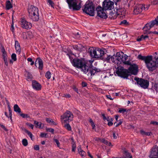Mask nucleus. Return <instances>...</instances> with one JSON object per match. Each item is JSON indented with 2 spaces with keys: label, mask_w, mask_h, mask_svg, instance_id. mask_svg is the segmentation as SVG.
<instances>
[{
  "label": "nucleus",
  "mask_w": 158,
  "mask_h": 158,
  "mask_svg": "<svg viewBox=\"0 0 158 158\" xmlns=\"http://www.w3.org/2000/svg\"><path fill=\"white\" fill-rule=\"evenodd\" d=\"M92 62V61L86 60L84 58H75L73 59L72 64L74 67L80 69L82 71L86 73L88 72Z\"/></svg>",
  "instance_id": "1"
},
{
  "label": "nucleus",
  "mask_w": 158,
  "mask_h": 158,
  "mask_svg": "<svg viewBox=\"0 0 158 158\" xmlns=\"http://www.w3.org/2000/svg\"><path fill=\"white\" fill-rule=\"evenodd\" d=\"M152 56H142L141 54L138 55L137 58L139 60H143L146 66L150 71H152L157 68V64L154 60H152Z\"/></svg>",
  "instance_id": "2"
},
{
  "label": "nucleus",
  "mask_w": 158,
  "mask_h": 158,
  "mask_svg": "<svg viewBox=\"0 0 158 158\" xmlns=\"http://www.w3.org/2000/svg\"><path fill=\"white\" fill-rule=\"evenodd\" d=\"M28 17L33 21H37L39 19V9L36 7L31 5L28 8Z\"/></svg>",
  "instance_id": "3"
},
{
  "label": "nucleus",
  "mask_w": 158,
  "mask_h": 158,
  "mask_svg": "<svg viewBox=\"0 0 158 158\" xmlns=\"http://www.w3.org/2000/svg\"><path fill=\"white\" fill-rule=\"evenodd\" d=\"M83 10L84 12L90 16H94L95 7L92 2L89 1L86 2Z\"/></svg>",
  "instance_id": "4"
},
{
  "label": "nucleus",
  "mask_w": 158,
  "mask_h": 158,
  "mask_svg": "<svg viewBox=\"0 0 158 158\" xmlns=\"http://www.w3.org/2000/svg\"><path fill=\"white\" fill-rule=\"evenodd\" d=\"M89 52L92 57L95 58H101L106 54L103 50L100 48L94 49L93 48L91 49L89 48Z\"/></svg>",
  "instance_id": "5"
},
{
  "label": "nucleus",
  "mask_w": 158,
  "mask_h": 158,
  "mask_svg": "<svg viewBox=\"0 0 158 158\" xmlns=\"http://www.w3.org/2000/svg\"><path fill=\"white\" fill-rule=\"evenodd\" d=\"M116 73L118 76L127 79L129 76L128 70L121 66L117 67Z\"/></svg>",
  "instance_id": "6"
},
{
  "label": "nucleus",
  "mask_w": 158,
  "mask_h": 158,
  "mask_svg": "<svg viewBox=\"0 0 158 158\" xmlns=\"http://www.w3.org/2000/svg\"><path fill=\"white\" fill-rule=\"evenodd\" d=\"M155 25L158 26V23L155 19L145 25L144 27L143 28V33L144 34L147 33L148 31L150 30Z\"/></svg>",
  "instance_id": "7"
},
{
  "label": "nucleus",
  "mask_w": 158,
  "mask_h": 158,
  "mask_svg": "<svg viewBox=\"0 0 158 158\" xmlns=\"http://www.w3.org/2000/svg\"><path fill=\"white\" fill-rule=\"evenodd\" d=\"M134 80L136 81L138 85H139L141 87L144 89L147 88L149 86V82L147 80L135 77Z\"/></svg>",
  "instance_id": "8"
},
{
  "label": "nucleus",
  "mask_w": 158,
  "mask_h": 158,
  "mask_svg": "<svg viewBox=\"0 0 158 158\" xmlns=\"http://www.w3.org/2000/svg\"><path fill=\"white\" fill-rule=\"evenodd\" d=\"M73 117V115L72 113L69 110L66 111L63 115L61 116V118L64 120V122L65 123L69 122L72 120Z\"/></svg>",
  "instance_id": "9"
},
{
  "label": "nucleus",
  "mask_w": 158,
  "mask_h": 158,
  "mask_svg": "<svg viewBox=\"0 0 158 158\" xmlns=\"http://www.w3.org/2000/svg\"><path fill=\"white\" fill-rule=\"evenodd\" d=\"M113 2L110 0H105L103 2L102 4V7L103 10H110L114 7Z\"/></svg>",
  "instance_id": "10"
},
{
  "label": "nucleus",
  "mask_w": 158,
  "mask_h": 158,
  "mask_svg": "<svg viewBox=\"0 0 158 158\" xmlns=\"http://www.w3.org/2000/svg\"><path fill=\"white\" fill-rule=\"evenodd\" d=\"M97 15L99 17L104 19H106L107 16L106 13L104 12V10L101 6H98L96 8Z\"/></svg>",
  "instance_id": "11"
},
{
  "label": "nucleus",
  "mask_w": 158,
  "mask_h": 158,
  "mask_svg": "<svg viewBox=\"0 0 158 158\" xmlns=\"http://www.w3.org/2000/svg\"><path fill=\"white\" fill-rule=\"evenodd\" d=\"M21 22V27L23 28L28 30L30 29L32 27L31 23L27 21L24 19H22Z\"/></svg>",
  "instance_id": "12"
},
{
  "label": "nucleus",
  "mask_w": 158,
  "mask_h": 158,
  "mask_svg": "<svg viewBox=\"0 0 158 158\" xmlns=\"http://www.w3.org/2000/svg\"><path fill=\"white\" fill-rule=\"evenodd\" d=\"M143 6L141 4H137L134 7L133 14L135 15H138L142 11Z\"/></svg>",
  "instance_id": "13"
},
{
  "label": "nucleus",
  "mask_w": 158,
  "mask_h": 158,
  "mask_svg": "<svg viewBox=\"0 0 158 158\" xmlns=\"http://www.w3.org/2000/svg\"><path fill=\"white\" fill-rule=\"evenodd\" d=\"M138 67L135 64H131L128 69L130 73L134 75L137 74L138 72Z\"/></svg>",
  "instance_id": "14"
},
{
  "label": "nucleus",
  "mask_w": 158,
  "mask_h": 158,
  "mask_svg": "<svg viewBox=\"0 0 158 158\" xmlns=\"http://www.w3.org/2000/svg\"><path fill=\"white\" fill-rule=\"evenodd\" d=\"M32 85L33 88L36 90H39L41 89V85L35 80L32 81Z\"/></svg>",
  "instance_id": "15"
},
{
  "label": "nucleus",
  "mask_w": 158,
  "mask_h": 158,
  "mask_svg": "<svg viewBox=\"0 0 158 158\" xmlns=\"http://www.w3.org/2000/svg\"><path fill=\"white\" fill-rule=\"evenodd\" d=\"M66 2L70 8H72L73 10H76L79 9L78 8L79 7L78 6V7H76V6H75V3L74 2H73L72 1H71V0H66Z\"/></svg>",
  "instance_id": "16"
},
{
  "label": "nucleus",
  "mask_w": 158,
  "mask_h": 158,
  "mask_svg": "<svg viewBox=\"0 0 158 158\" xmlns=\"http://www.w3.org/2000/svg\"><path fill=\"white\" fill-rule=\"evenodd\" d=\"M120 10H117V13L110 12L108 15L109 18L111 19H115L117 18V15L120 14L119 13Z\"/></svg>",
  "instance_id": "17"
},
{
  "label": "nucleus",
  "mask_w": 158,
  "mask_h": 158,
  "mask_svg": "<svg viewBox=\"0 0 158 158\" xmlns=\"http://www.w3.org/2000/svg\"><path fill=\"white\" fill-rule=\"evenodd\" d=\"M37 63L39 64V69L41 70H42L43 67V63L42 60L41 59L40 57H38L36 59L35 63V65L36 66Z\"/></svg>",
  "instance_id": "18"
},
{
  "label": "nucleus",
  "mask_w": 158,
  "mask_h": 158,
  "mask_svg": "<svg viewBox=\"0 0 158 158\" xmlns=\"http://www.w3.org/2000/svg\"><path fill=\"white\" fill-rule=\"evenodd\" d=\"M156 150V148L152 149L150 155L151 158H158V149L157 152Z\"/></svg>",
  "instance_id": "19"
},
{
  "label": "nucleus",
  "mask_w": 158,
  "mask_h": 158,
  "mask_svg": "<svg viewBox=\"0 0 158 158\" xmlns=\"http://www.w3.org/2000/svg\"><path fill=\"white\" fill-rule=\"evenodd\" d=\"M71 1H72L73 2H74L75 3V6L76 7H79V9L76 10H79L81 7V0H71Z\"/></svg>",
  "instance_id": "20"
},
{
  "label": "nucleus",
  "mask_w": 158,
  "mask_h": 158,
  "mask_svg": "<svg viewBox=\"0 0 158 158\" xmlns=\"http://www.w3.org/2000/svg\"><path fill=\"white\" fill-rule=\"evenodd\" d=\"M15 46L16 51L20 52L21 51V48L20 44L18 41H15Z\"/></svg>",
  "instance_id": "21"
},
{
  "label": "nucleus",
  "mask_w": 158,
  "mask_h": 158,
  "mask_svg": "<svg viewBox=\"0 0 158 158\" xmlns=\"http://www.w3.org/2000/svg\"><path fill=\"white\" fill-rule=\"evenodd\" d=\"M123 57H121V56L117 58H115L116 61H117V64L118 65L122 63L123 62L124 60L123 59Z\"/></svg>",
  "instance_id": "22"
},
{
  "label": "nucleus",
  "mask_w": 158,
  "mask_h": 158,
  "mask_svg": "<svg viewBox=\"0 0 158 158\" xmlns=\"http://www.w3.org/2000/svg\"><path fill=\"white\" fill-rule=\"evenodd\" d=\"M34 124L36 125V127H38L39 128H42L44 127V124L41 122H39L36 121H34Z\"/></svg>",
  "instance_id": "23"
},
{
  "label": "nucleus",
  "mask_w": 158,
  "mask_h": 158,
  "mask_svg": "<svg viewBox=\"0 0 158 158\" xmlns=\"http://www.w3.org/2000/svg\"><path fill=\"white\" fill-rule=\"evenodd\" d=\"M12 7V5L11 4L10 1L8 0L6 3V8L7 10H9Z\"/></svg>",
  "instance_id": "24"
},
{
  "label": "nucleus",
  "mask_w": 158,
  "mask_h": 158,
  "mask_svg": "<svg viewBox=\"0 0 158 158\" xmlns=\"http://www.w3.org/2000/svg\"><path fill=\"white\" fill-rule=\"evenodd\" d=\"M14 109L15 112H18L19 113L21 112V109L17 104L15 105L14 106Z\"/></svg>",
  "instance_id": "25"
},
{
  "label": "nucleus",
  "mask_w": 158,
  "mask_h": 158,
  "mask_svg": "<svg viewBox=\"0 0 158 158\" xmlns=\"http://www.w3.org/2000/svg\"><path fill=\"white\" fill-rule=\"evenodd\" d=\"M64 127L68 131H71L72 130L71 127L69 123H66L65 124Z\"/></svg>",
  "instance_id": "26"
},
{
  "label": "nucleus",
  "mask_w": 158,
  "mask_h": 158,
  "mask_svg": "<svg viewBox=\"0 0 158 158\" xmlns=\"http://www.w3.org/2000/svg\"><path fill=\"white\" fill-rule=\"evenodd\" d=\"M24 131L26 133L27 135L29 136L30 138H31V140H33V135L32 134H31V133L29 131H28L26 129H24Z\"/></svg>",
  "instance_id": "27"
},
{
  "label": "nucleus",
  "mask_w": 158,
  "mask_h": 158,
  "mask_svg": "<svg viewBox=\"0 0 158 158\" xmlns=\"http://www.w3.org/2000/svg\"><path fill=\"white\" fill-rule=\"evenodd\" d=\"M154 59L155 60V62L158 65V52H155L154 54Z\"/></svg>",
  "instance_id": "28"
},
{
  "label": "nucleus",
  "mask_w": 158,
  "mask_h": 158,
  "mask_svg": "<svg viewBox=\"0 0 158 158\" xmlns=\"http://www.w3.org/2000/svg\"><path fill=\"white\" fill-rule=\"evenodd\" d=\"M93 66L91 65V66L89 68V73L91 75H94L95 73H96V72H95L92 69V67Z\"/></svg>",
  "instance_id": "29"
},
{
  "label": "nucleus",
  "mask_w": 158,
  "mask_h": 158,
  "mask_svg": "<svg viewBox=\"0 0 158 158\" xmlns=\"http://www.w3.org/2000/svg\"><path fill=\"white\" fill-rule=\"evenodd\" d=\"M89 122L91 123V124L92 127V129H95V126L94 122L91 118H89Z\"/></svg>",
  "instance_id": "30"
},
{
  "label": "nucleus",
  "mask_w": 158,
  "mask_h": 158,
  "mask_svg": "<svg viewBox=\"0 0 158 158\" xmlns=\"http://www.w3.org/2000/svg\"><path fill=\"white\" fill-rule=\"evenodd\" d=\"M22 143L23 145L24 146H26L28 145L27 140L26 139H23L22 141Z\"/></svg>",
  "instance_id": "31"
},
{
  "label": "nucleus",
  "mask_w": 158,
  "mask_h": 158,
  "mask_svg": "<svg viewBox=\"0 0 158 158\" xmlns=\"http://www.w3.org/2000/svg\"><path fill=\"white\" fill-rule=\"evenodd\" d=\"M25 72L27 73V77L28 79H32L33 77L32 75L29 72L27 71L26 70H25Z\"/></svg>",
  "instance_id": "32"
},
{
  "label": "nucleus",
  "mask_w": 158,
  "mask_h": 158,
  "mask_svg": "<svg viewBox=\"0 0 158 158\" xmlns=\"http://www.w3.org/2000/svg\"><path fill=\"white\" fill-rule=\"evenodd\" d=\"M81 45L80 44H79V45H73V49H74L76 50L79 51L80 49L79 48L80 47V46Z\"/></svg>",
  "instance_id": "33"
},
{
  "label": "nucleus",
  "mask_w": 158,
  "mask_h": 158,
  "mask_svg": "<svg viewBox=\"0 0 158 158\" xmlns=\"http://www.w3.org/2000/svg\"><path fill=\"white\" fill-rule=\"evenodd\" d=\"M120 25L123 24L125 25H127L129 24V23L127 22L126 20H123L121 21L120 23Z\"/></svg>",
  "instance_id": "34"
},
{
  "label": "nucleus",
  "mask_w": 158,
  "mask_h": 158,
  "mask_svg": "<svg viewBox=\"0 0 158 158\" xmlns=\"http://www.w3.org/2000/svg\"><path fill=\"white\" fill-rule=\"evenodd\" d=\"M127 112V110L125 109L124 108H120L118 112L119 113H124L125 112Z\"/></svg>",
  "instance_id": "35"
},
{
  "label": "nucleus",
  "mask_w": 158,
  "mask_h": 158,
  "mask_svg": "<svg viewBox=\"0 0 158 158\" xmlns=\"http://www.w3.org/2000/svg\"><path fill=\"white\" fill-rule=\"evenodd\" d=\"M51 73L49 71H48L47 72H46L45 74L46 77L47 78L49 79L51 77Z\"/></svg>",
  "instance_id": "36"
},
{
  "label": "nucleus",
  "mask_w": 158,
  "mask_h": 158,
  "mask_svg": "<svg viewBox=\"0 0 158 158\" xmlns=\"http://www.w3.org/2000/svg\"><path fill=\"white\" fill-rule=\"evenodd\" d=\"M40 137H41L42 138H43V137L47 138L48 137V135H47V133H41L40 134Z\"/></svg>",
  "instance_id": "37"
},
{
  "label": "nucleus",
  "mask_w": 158,
  "mask_h": 158,
  "mask_svg": "<svg viewBox=\"0 0 158 158\" xmlns=\"http://www.w3.org/2000/svg\"><path fill=\"white\" fill-rule=\"evenodd\" d=\"M80 150L81 151H79V150L78 149L79 153L81 155L82 157H83L84 156L85 153L84 151L81 150V149H80Z\"/></svg>",
  "instance_id": "38"
},
{
  "label": "nucleus",
  "mask_w": 158,
  "mask_h": 158,
  "mask_svg": "<svg viewBox=\"0 0 158 158\" xmlns=\"http://www.w3.org/2000/svg\"><path fill=\"white\" fill-rule=\"evenodd\" d=\"M11 59L13 60L14 61H16L17 60L16 55L15 53H13L11 55Z\"/></svg>",
  "instance_id": "39"
},
{
  "label": "nucleus",
  "mask_w": 158,
  "mask_h": 158,
  "mask_svg": "<svg viewBox=\"0 0 158 158\" xmlns=\"http://www.w3.org/2000/svg\"><path fill=\"white\" fill-rule=\"evenodd\" d=\"M122 123V121L121 120H120L118 123H117V122H115L114 123V125H115V127H117L119 126L120 125H121Z\"/></svg>",
  "instance_id": "40"
},
{
  "label": "nucleus",
  "mask_w": 158,
  "mask_h": 158,
  "mask_svg": "<svg viewBox=\"0 0 158 158\" xmlns=\"http://www.w3.org/2000/svg\"><path fill=\"white\" fill-rule=\"evenodd\" d=\"M114 56L115 58L120 57V56H121V57H123V55H121L119 52H117L115 55H114Z\"/></svg>",
  "instance_id": "41"
},
{
  "label": "nucleus",
  "mask_w": 158,
  "mask_h": 158,
  "mask_svg": "<svg viewBox=\"0 0 158 158\" xmlns=\"http://www.w3.org/2000/svg\"><path fill=\"white\" fill-rule=\"evenodd\" d=\"M20 115L23 118H28L29 117V116L27 114H20Z\"/></svg>",
  "instance_id": "42"
},
{
  "label": "nucleus",
  "mask_w": 158,
  "mask_h": 158,
  "mask_svg": "<svg viewBox=\"0 0 158 158\" xmlns=\"http://www.w3.org/2000/svg\"><path fill=\"white\" fill-rule=\"evenodd\" d=\"M71 140H72V148H76V145L75 143L74 142V139L73 138H71Z\"/></svg>",
  "instance_id": "43"
},
{
  "label": "nucleus",
  "mask_w": 158,
  "mask_h": 158,
  "mask_svg": "<svg viewBox=\"0 0 158 158\" xmlns=\"http://www.w3.org/2000/svg\"><path fill=\"white\" fill-rule=\"evenodd\" d=\"M111 59V56L110 55L107 56L105 59V60L107 62H110V59Z\"/></svg>",
  "instance_id": "44"
},
{
  "label": "nucleus",
  "mask_w": 158,
  "mask_h": 158,
  "mask_svg": "<svg viewBox=\"0 0 158 158\" xmlns=\"http://www.w3.org/2000/svg\"><path fill=\"white\" fill-rule=\"evenodd\" d=\"M47 2L52 7H53L54 3L52 0H47Z\"/></svg>",
  "instance_id": "45"
},
{
  "label": "nucleus",
  "mask_w": 158,
  "mask_h": 158,
  "mask_svg": "<svg viewBox=\"0 0 158 158\" xmlns=\"http://www.w3.org/2000/svg\"><path fill=\"white\" fill-rule=\"evenodd\" d=\"M101 141L106 145H107L108 143V141L104 139H102V140H101Z\"/></svg>",
  "instance_id": "46"
},
{
  "label": "nucleus",
  "mask_w": 158,
  "mask_h": 158,
  "mask_svg": "<svg viewBox=\"0 0 158 158\" xmlns=\"http://www.w3.org/2000/svg\"><path fill=\"white\" fill-rule=\"evenodd\" d=\"M47 130L49 132H51L52 133H54V129L53 128H48L47 129Z\"/></svg>",
  "instance_id": "47"
},
{
  "label": "nucleus",
  "mask_w": 158,
  "mask_h": 158,
  "mask_svg": "<svg viewBox=\"0 0 158 158\" xmlns=\"http://www.w3.org/2000/svg\"><path fill=\"white\" fill-rule=\"evenodd\" d=\"M124 153L125 154L126 156L127 157H128L129 156H131V154L128 152L127 151H124Z\"/></svg>",
  "instance_id": "48"
},
{
  "label": "nucleus",
  "mask_w": 158,
  "mask_h": 158,
  "mask_svg": "<svg viewBox=\"0 0 158 158\" xmlns=\"http://www.w3.org/2000/svg\"><path fill=\"white\" fill-rule=\"evenodd\" d=\"M54 141L56 143L58 147H60V143L57 139H54Z\"/></svg>",
  "instance_id": "49"
},
{
  "label": "nucleus",
  "mask_w": 158,
  "mask_h": 158,
  "mask_svg": "<svg viewBox=\"0 0 158 158\" xmlns=\"http://www.w3.org/2000/svg\"><path fill=\"white\" fill-rule=\"evenodd\" d=\"M124 64L127 65H130V66L131 65V63L129 61H126L123 60V62Z\"/></svg>",
  "instance_id": "50"
},
{
  "label": "nucleus",
  "mask_w": 158,
  "mask_h": 158,
  "mask_svg": "<svg viewBox=\"0 0 158 158\" xmlns=\"http://www.w3.org/2000/svg\"><path fill=\"white\" fill-rule=\"evenodd\" d=\"M2 56H3V59L4 61H7V55L6 54H4V55H2Z\"/></svg>",
  "instance_id": "51"
},
{
  "label": "nucleus",
  "mask_w": 158,
  "mask_h": 158,
  "mask_svg": "<svg viewBox=\"0 0 158 158\" xmlns=\"http://www.w3.org/2000/svg\"><path fill=\"white\" fill-rule=\"evenodd\" d=\"M111 60L113 63H114L115 61H116L115 57L114 56V55L113 56H111Z\"/></svg>",
  "instance_id": "52"
},
{
  "label": "nucleus",
  "mask_w": 158,
  "mask_h": 158,
  "mask_svg": "<svg viewBox=\"0 0 158 158\" xmlns=\"http://www.w3.org/2000/svg\"><path fill=\"white\" fill-rule=\"evenodd\" d=\"M152 33L158 35V32L156 31H148V32L147 34H151Z\"/></svg>",
  "instance_id": "53"
},
{
  "label": "nucleus",
  "mask_w": 158,
  "mask_h": 158,
  "mask_svg": "<svg viewBox=\"0 0 158 158\" xmlns=\"http://www.w3.org/2000/svg\"><path fill=\"white\" fill-rule=\"evenodd\" d=\"M158 84H155L154 85L153 88L154 89H155L156 91H157L158 90Z\"/></svg>",
  "instance_id": "54"
},
{
  "label": "nucleus",
  "mask_w": 158,
  "mask_h": 158,
  "mask_svg": "<svg viewBox=\"0 0 158 158\" xmlns=\"http://www.w3.org/2000/svg\"><path fill=\"white\" fill-rule=\"evenodd\" d=\"M107 121L109 122L110 121H113V119L110 117H107L106 119Z\"/></svg>",
  "instance_id": "55"
},
{
  "label": "nucleus",
  "mask_w": 158,
  "mask_h": 158,
  "mask_svg": "<svg viewBox=\"0 0 158 158\" xmlns=\"http://www.w3.org/2000/svg\"><path fill=\"white\" fill-rule=\"evenodd\" d=\"M92 69H93L94 71H95V72H96H96H99L100 71V70L98 69H97L96 68H92Z\"/></svg>",
  "instance_id": "56"
},
{
  "label": "nucleus",
  "mask_w": 158,
  "mask_h": 158,
  "mask_svg": "<svg viewBox=\"0 0 158 158\" xmlns=\"http://www.w3.org/2000/svg\"><path fill=\"white\" fill-rule=\"evenodd\" d=\"M46 121L49 123H50L52 122V119L51 118H46Z\"/></svg>",
  "instance_id": "57"
},
{
  "label": "nucleus",
  "mask_w": 158,
  "mask_h": 158,
  "mask_svg": "<svg viewBox=\"0 0 158 158\" xmlns=\"http://www.w3.org/2000/svg\"><path fill=\"white\" fill-rule=\"evenodd\" d=\"M34 149L36 150H39L40 149L38 145L34 146Z\"/></svg>",
  "instance_id": "58"
},
{
  "label": "nucleus",
  "mask_w": 158,
  "mask_h": 158,
  "mask_svg": "<svg viewBox=\"0 0 158 158\" xmlns=\"http://www.w3.org/2000/svg\"><path fill=\"white\" fill-rule=\"evenodd\" d=\"M1 50H2V52L3 53V55H4V54H6V52L5 51V48H4V47H2V49H1Z\"/></svg>",
  "instance_id": "59"
},
{
  "label": "nucleus",
  "mask_w": 158,
  "mask_h": 158,
  "mask_svg": "<svg viewBox=\"0 0 158 158\" xmlns=\"http://www.w3.org/2000/svg\"><path fill=\"white\" fill-rule=\"evenodd\" d=\"M150 123L151 124H153V125H158V123L157 122H156V121H152V122H151Z\"/></svg>",
  "instance_id": "60"
},
{
  "label": "nucleus",
  "mask_w": 158,
  "mask_h": 158,
  "mask_svg": "<svg viewBox=\"0 0 158 158\" xmlns=\"http://www.w3.org/2000/svg\"><path fill=\"white\" fill-rule=\"evenodd\" d=\"M141 36L142 38V39L145 40V39L148 38V36L147 35H142Z\"/></svg>",
  "instance_id": "61"
},
{
  "label": "nucleus",
  "mask_w": 158,
  "mask_h": 158,
  "mask_svg": "<svg viewBox=\"0 0 158 158\" xmlns=\"http://www.w3.org/2000/svg\"><path fill=\"white\" fill-rule=\"evenodd\" d=\"M9 116H10V119L11 120H12V111H11V110H9Z\"/></svg>",
  "instance_id": "62"
},
{
  "label": "nucleus",
  "mask_w": 158,
  "mask_h": 158,
  "mask_svg": "<svg viewBox=\"0 0 158 158\" xmlns=\"http://www.w3.org/2000/svg\"><path fill=\"white\" fill-rule=\"evenodd\" d=\"M82 86L83 87H86L87 85V83L85 82H82Z\"/></svg>",
  "instance_id": "63"
},
{
  "label": "nucleus",
  "mask_w": 158,
  "mask_h": 158,
  "mask_svg": "<svg viewBox=\"0 0 158 158\" xmlns=\"http://www.w3.org/2000/svg\"><path fill=\"white\" fill-rule=\"evenodd\" d=\"M73 89L75 92H76L77 93H78V91L77 88L76 87L74 86H73Z\"/></svg>",
  "instance_id": "64"
}]
</instances>
